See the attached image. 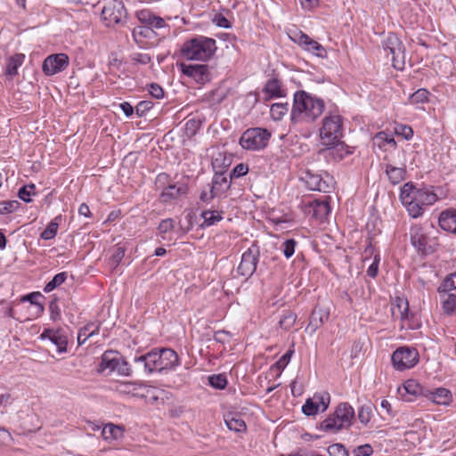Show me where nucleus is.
Here are the masks:
<instances>
[{
  "mask_svg": "<svg viewBox=\"0 0 456 456\" xmlns=\"http://www.w3.org/2000/svg\"><path fill=\"white\" fill-rule=\"evenodd\" d=\"M400 200L412 218H418L424 213L427 206L433 205L437 200L432 187H416L412 183H406L400 193Z\"/></svg>",
  "mask_w": 456,
  "mask_h": 456,
  "instance_id": "nucleus-1",
  "label": "nucleus"
},
{
  "mask_svg": "<svg viewBox=\"0 0 456 456\" xmlns=\"http://www.w3.org/2000/svg\"><path fill=\"white\" fill-rule=\"evenodd\" d=\"M178 355L170 348L153 349L151 352L134 358L136 369L140 371L151 373L171 369L178 365Z\"/></svg>",
  "mask_w": 456,
  "mask_h": 456,
  "instance_id": "nucleus-2",
  "label": "nucleus"
},
{
  "mask_svg": "<svg viewBox=\"0 0 456 456\" xmlns=\"http://www.w3.org/2000/svg\"><path fill=\"white\" fill-rule=\"evenodd\" d=\"M324 107L322 99L313 96L305 91H298L294 94L291 118L307 122L314 121L322 114Z\"/></svg>",
  "mask_w": 456,
  "mask_h": 456,
  "instance_id": "nucleus-3",
  "label": "nucleus"
},
{
  "mask_svg": "<svg viewBox=\"0 0 456 456\" xmlns=\"http://www.w3.org/2000/svg\"><path fill=\"white\" fill-rule=\"evenodd\" d=\"M216 49L215 39L196 36L183 44L180 53L188 61H208L215 55Z\"/></svg>",
  "mask_w": 456,
  "mask_h": 456,
  "instance_id": "nucleus-4",
  "label": "nucleus"
},
{
  "mask_svg": "<svg viewBox=\"0 0 456 456\" xmlns=\"http://www.w3.org/2000/svg\"><path fill=\"white\" fill-rule=\"evenodd\" d=\"M322 144L329 149L335 148L342 142V118L339 114L327 115L320 129Z\"/></svg>",
  "mask_w": 456,
  "mask_h": 456,
  "instance_id": "nucleus-5",
  "label": "nucleus"
},
{
  "mask_svg": "<svg viewBox=\"0 0 456 456\" xmlns=\"http://www.w3.org/2000/svg\"><path fill=\"white\" fill-rule=\"evenodd\" d=\"M386 56L390 57L393 68L403 70L405 66V47L395 33H389L382 43Z\"/></svg>",
  "mask_w": 456,
  "mask_h": 456,
  "instance_id": "nucleus-6",
  "label": "nucleus"
},
{
  "mask_svg": "<svg viewBox=\"0 0 456 456\" xmlns=\"http://www.w3.org/2000/svg\"><path fill=\"white\" fill-rule=\"evenodd\" d=\"M271 138V133L262 127L247 129L240 138V145L248 151H259L265 149Z\"/></svg>",
  "mask_w": 456,
  "mask_h": 456,
  "instance_id": "nucleus-7",
  "label": "nucleus"
},
{
  "mask_svg": "<svg viewBox=\"0 0 456 456\" xmlns=\"http://www.w3.org/2000/svg\"><path fill=\"white\" fill-rule=\"evenodd\" d=\"M102 17L108 27L123 25L126 21L127 12L122 1L110 0L104 5Z\"/></svg>",
  "mask_w": 456,
  "mask_h": 456,
  "instance_id": "nucleus-8",
  "label": "nucleus"
},
{
  "mask_svg": "<svg viewBox=\"0 0 456 456\" xmlns=\"http://www.w3.org/2000/svg\"><path fill=\"white\" fill-rule=\"evenodd\" d=\"M394 368L403 371L411 369L419 362V353L415 348L401 346L391 356Z\"/></svg>",
  "mask_w": 456,
  "mask_h": 456,
  "instance_id": "nucleus-9",
  "label": "nucleus"
},
{
  "mask_svg": "<svg viewBox=\"0 0 456 456\" xmlns=\"http://www.w3.org/2000/svg\"><path fill=\"white\" fill-rule=\"evenodd\" d=\"M259 248L256 245H252L248 248L241 256V261L237 268V272L243 277H250L256 269V265L259 260Z\"/></svg>",
  "mask_w": 456,
  "mask_h": 456,
  "instance_id": "nucleus-10",
  "label": "nucleus"
},
{
  "mask_svg": "<svg viewBox=\"0 0 456 456\" xmlns=\"http://www.w3.org/2000/svg\"><path fill=\"white\" fill-rule=\"evenodd\" d=\"M181 72L198 84L204 85L210 80L209 67L207 64H180Z\"/></svg>",
  "mask_w": 456,
  "mask_h": 456,
  "instance_id": "nucleus-11",
  "label": "nucleus"
},
{
  "mask_svg": "<svg viewBox=\"0 0 456 456\" xmlns=\"http://www.w3.org/2000/svg\"><path fill=\"white\" fill-rule=\"evenodd\" d=\"M69 63V60L65 53H55L46 57L43 62V71L46 76H53L63 71Z\"/></svg>",
  "mask_w": 456,
  "mask_h": 456,
  "instance_id": "nucleus-12",
  "label": "nucleus"
},
{
  "mask_svg": "<svg viewBox=\"0 0 456 456\" xmlns=\"http://www.w3.org/2000/svg\"><path fill=\"white\" fill-rule=\"evenodd\" d=\"M398 393L403 401L412 402L420 395L425 396L427 390L417 380L408 379L403 383V387L398 388Z\"/></svg>",
  "mask_w": 456,
  "mask_h": 456,
  "instance_id": "nucleus-13",
  "label": "nucleus"
},
{
  "mask_svg": "<svg viewBox=\"0 0 456 456\" xmlns=\"http://www.w3.org/2000/svg\"><path fill=\"white\" fill-rule=\"evenodd\" d=\"M410 238L412 246L421 254L427 255L433 251L431 247L428 246V238L420 225H414L411 228Z\"/></svg>",
  "mask_w": 456,
  "mask_h": 456,
  "instance_id": "nucleus-14",
  "label": "nucleus"
},
{
  "mask_svg": "<svg viewBox=\"0 0 456 456\" xmlns=\"http://www.w3.org/2000/svg\"><path fill=\"white\" fill-rule=\"evenodd\" d=\"M297 42L304 50L317 57L325 58L327 56L326 49L320 43L303 32H299Z\"/></svg>",
  "mask_w": 456,
  "mask_h": 456,
  "instance_id": "nucleus-15",
  "label": "nucleus"
},
{
  "mask_svg": "<svg viewBox=\"0 0 456 456\" xmlns=\"http://www.w3.org/2000/svg\"><path fill=\"white\" fill-rule=\"evenodd\" d=\"M330 313L327 309L315 307L310 315L309 323L305 329L306 332L314 334L320 327L328 321Z\"/></svg>",
  "mask_w": 456,
  "mask_h": 456,
  "instance_id": "nucleus-16",
  "label": "nucleus"
},
{
  "mask_svg": "<svg viewBox=\"0 0 456 456\" xmlns=\"http://www.w3.org/2000/svg\"><path fill=\"white\" fill-rule=\"evenodd\" d=\"M188 191V187L184 183H174L165 187L159 195V200L162 203L169 202L173 200L178 199L182 195H185Z\"/></svg>",
  "mask_w": 456,
  "mask_h": 456,
  "instance_id": "nucleus-17",
  "label": "nucleus"
},
{
  "mask_svg": "<svg viewBox=\"0 0 456 456\" xmlns=\"http://www.w3.org/2000/svg\"><path fill=\"white\" fill-rule=\"evenodd\" d=\"M438 224L444 231L456 234V209L442 211L438 217Z\"/></svg>",
  "mask_w": 456,
  "mask_h": 456,
  "instance_id": "nucleus-18",
  "label": "nucleus"
},
{
  "mask_svg": "<svg viewBox=\"0 0 456 456\" xmlns=\"http://www.w3.org/2000/svg\"><path fill=\"white\" fill-rule=\"evenodd\" d=\"M118 352L112 350L105 351L101 357V362L97 369L98 372L102 373L106 370H108L109 372L115 371V367H117V363H118Z\"/></svg>",
  "mask_w": 456,
  "mask_h": 456,
  "instance_id": "nucleus-19",
  "label": "nucleus"
},
{
  "mask_svg": "<svg viewBox=\"0 0 456 456\" xmlns=\"http://www.w3.org/2000/svg\"><path fill=\"white\" fill-rule=\"evenodd\" d=\"M328 408V403H325L323 396H314L305 401L302 406V411L306 416L315 415L319 411H324Z\"/></svg>",
  "mask_w": 456,
  "mask_h": 456,
  "instance_id": "nucleus-20",
  "label": "nucleus"
},
{
  "mask_svg": "<svg viewBox=\"0 0 456 456\" xmlns=\"http://www.w3.org/2000/svg\"><path fill=\"white\" fill-rule=\"evenodd\" d=\"M303 179L305 180L307 188L311 191L327 192L329 190V184L323 181L322 176L318 174L307 171L305 172V175Z\"/></svg>",
  "mask_w": 456,
  "mask_h": 456,
  "instance_id": "nucleus-21",
  "label": "nucleus"
},
{
  "mask_svg": "<svg viewBox=\"0 0 456 456\" xmlns=\"http://www.w3.org/2000/svg\"><path fill=\"white\" fill-rule=\"evenodd\" d=\"M43 336H47L49 339L57 346L60 353L67 351L68 336L62 330H46Z\"/></svg>",
  "mask_w": 456,
  "mask_h": 456,
  "instance_id": "nucleus-22",
  "label": "nucleus"
},
{
  "mask_svg": "<svg viewBox=\"0 0 456 456\" xmlns=\"http://www.w3.org/2000/svg\"><path fill=\"white\" fill-rule=\"evenodd\" d=\"M136 16L140 22L155 28H161L166 25L165 20L159 16L154 15L148 10L137 12Z\"/></svg>",
  "mask_w": 456,
  "mask_h": 456,
  "instance_id": "nucleus-23",
  "label": "nucleus"
},
{
  "mask_svg": "<svg viewBox=\"0 0 456 456\" xmlns=\"http://www.w3.org/2000/svg\"><path fill=\"white\" fill-rule=\"evenodd\" d=\"M425 396L436 404L447 405L452 401V393L450 390L444 387L436 388L434 391L427 390Z\"/></svg>",
  "mask_w": 456,
  "mask_h": 456,
  "instance_id": "nucleus-24",
  "label": "nucleus"
},
{
  "mask_svg": "<svg viewBox=\"0 0 456 456\" xmlns=\"http://www.w3.org/2000/svg\"><path fill=\"white\" fill-rule=\"evenodd\" d=\"M24 60L25 55L23 53H15L7 59L5 75L10 79L18 75V69L24 62Z\"/></svg>",
  "mask_w": 456,
  "mask_h": 456,
  "instance_id": "nucleus-25",
  "label": "nucleus"
},
{
  "mask_svg": "<svg viewBox=\"0 0 456 456\" xmlns=\"http://www.w3.org/2000/svg\"><path fill=\"white\" fill-rule=\"evenodd\" d=\"M341 411L338 407L335 411L334 415L329 416L321 423V428L326 432H337L342 428V415L339 414Z\"/></svg>",
  "mask_w": 456,
  "mask_h": 456,
  "instance_id": "nucleus-26",
  "label": "nucleus"
},
{
  "mask_svg": "<svg viewBox=\"0 0 456 456\" xmlns=\"http://www.w3.org/2000/svg\"><path fill=\"white\" fill-rule=\"evenodd\" d=\"M391 313L394 319L405 321L409 317V303L406 299L397 297L392 305Z\"/></svg>",
  "mask_w": 456,
  "mask_h": 456,
  "instance_id": "nucleus-27",
  "label": "nucleus"
},
{
  "mask_svg": "<svg viewBox=\"0 0 456 456\" xmlns=\"http://www.w3.org/2000/svg\"><path fill=\"white\" fill-rule=\"evenodd\" d=\"M309 214L316 219H323L330 213V206L326 201H314L309 206Z\"/></svg>",
  "mask_w": 456,
  "mask_h": 456,
  "instance_id": "nucleus-28",
  "label": "nucleus"
},
{
  "mask_svg": "<svg viewBox=\"0 0 456 456\" xmlns=\"http://www.w3.org/2000/svg\"><path fill=\"white\" fill-rule=\"evenodd\" d=\"M124 429L118 425L112 423L106 424L102 431V436L106 441L119 439L123 436Z\"/></svg>",
  "mask_w": 456,
  "mask_h": 456,
  "instance_id": "nucleus-29",
  "label": "nucleus"
},
{
  "mask_svg": "<svg viewBox=\"0 0 456 456\" xmlns=\"http://www.w3.org/2000/svg\"><path fill=\"white\" fill-rule=\"evenodd\" d=\"M264 92L268 95V98L283 96L281 82L275 77L269 79L265 86Z\"/></svg>",
  "mask_w": 456,
  "mask_h": 456,
  "instance_id": "nucleus-30",
  "label": "nucleus"
},
{
  "mask_svg": "<svg viewBox=\"0 0 456 456\" xmlns=\"http://www.w3.org/2000/svg\"><path fill=\"white\" fill-rule=\"evenodd\" d=\"M386 174L391 183L397 184L404 179L406 170L404 167H396L387 164L386 166Z\"/></svg>",
  "mask_w": 456,
  "mask_h": 456,
  "instance_id": "nucleus-31",
  "label": "nucleus"
},
{
  "mask_svg": "<svg viewBox=\"0 0 456 456\" xmlns=\"http://www.w3.org/2000/svg\"><path fill=\"white\" fill-rule=\"evenodd\" d=\"M443 310L447 314H453L456 313V295L453 293L440 294Z\"/></svg>",
  "mask_w": 456,
  "mask_h": 456,
  "instance_id": "nucleus-32",
  "label": "nucleus"
},
{
  "mask_svg": "<svg viewBox=\"0 0 456 456\" xmlns=\"http://www.w3.org/2000/svg\"><path fill=\"white\" fill-rule=\"evenodd\" d=\"M225 424L230 430L235 432H244L247 428L245 421L240 418L232 415H228L224 419Z\"/></svg>",
  "mask_w": 456,
  "mask_h": 456,
  "instance_id": "nucleus-33",
  "label": "nucleus"
},
{
  "mask_svg": "<svg viewBox=\"0 0 456 456\" xmlns=\"http://www.w3.org/2000/svg\"><path fill=\"white\" fill-rule=\"evenodd\" d=\"M61 220V216H56L53 220H52L46 226V228L42 232L40 237L45 240H48L53 239L58 231L59 223Z\"/></svg>",
  "mask_w": 456,
  "mask_h": 456,
  "instance_id": "nucleus-34",
  "label": "nucleus"
},
{
  "mask_svg": "<svg viewBox=\"0 0 456 456\" xmlns=\"http://www.w3.org/2000/svg\"><path fill=\"white\" fill-rule=\"evenodd\" d=\"M200 216L204 220L202 227L213 225L223 219L222 213L217 210H205Z\"/></svg>",
  "mask_w": 456,
  "mask_h": 456,
  "instance_id": "nucleus-35",
  "label": "nucleus"
},
{
  "mask_svg": "<svg viewBox=\"0 0 456 456\" xmlns=\"http://www.w3.org/2000/svg\"><path fill=\"white\" fill-rule=\"evenodd\" d=\"M229 187L230 183L226 176H224L223 174H216L214 175L211 185V193L215 194V191L218 193L219 191H225Z\"/></svg>",
  "mask_w": 456,
  "mask_h": 456,
  "instance_id": "nucleus-36",
  "label": "nucleus"
},
{
  "mask_svg": "<svg viewBox=\"0 0 456 456\" xmlns=\"http://www.w3.org/2000/svg\"><path fill=\"white\" fill-rule=\"evenodd\" d=\"M289 103L277 102L271 106L270 113L273 120H281L284 115L289 111Z\"/></svg>",
  "mask_w": 456,
  "mask_h": 456,
  "instance_id": "nucleus-37",
  "label": "nucleus"
},
{
  "mask_svg": "<svg viewBox=\"0 0 456 456\" xmlns=\"http://www.w3.org/2000/svg\"><path fill=\"white\" fill-rule=\"evenodd\" d=\"M296 321L297 314L290 310H287L280 319L279 326L285 330H289L294 326Z\"/></svg>",
  "mask_w": 456,
  "mask_h": 456,
  "instance_id": "nucleus-38",
  "label": "nucleus"
},
{
  "mask_svg": "<svg viewBox=\"0 0 456 456\" xmlns=\"http://www.w3.org/2000/svg\"><path fill=\"white\" fill-rule=\"evenodd\" d=\"M453 289H456V272L446 276L438 287L437 291L439 294H443L449 293Z\"/></svg>",
  "mask_w": 456,
  "mask_h": 456,
  "instance_id": "nucleus-39",
  "label": "nucleus"
},
{
  "mask_svg": "<svg viewBox=\"0 0 456 456\" xmlns=\"http://www.w3.org/2000/svg\"><path fill=\"white\" fill-rule=\"evenodd\" d=\"M94 327V323L87 324L81 328L79 330L78 335H77V343L78 345L84 344L86 339L92 336H94L95 333L98 332L99 327L96 326L94 330L92 328Z\"/></svg>",
  "mask_w": 456,
  "mask_h": 456,
  "instance_id": "nucleus-40",
  "label": "nucleus"
},
{
  "mask_svg": "<svg viewBox=\"0 0 456 456\" xmlns=\"http://www.w3.org/2000/svg\"><path fill=\"white\" fill-rule=\"evenodd\" d=\"M67 273L62 272L59 273L50 281L48 283H46L44 291L48 293L56 289L57 287L61 286L67 279Z\"/></svg>",
  "mask_w": 456,
  "mask_h": 456,
  "instance_id": "nucleus-41",
  "label": "nucleus"
},
{
  "mask_svg": "<svg viewBox=\"0 0 456 456\" xmlns=\"http://www.w3.org/2000/svg\"><path fill=\"white\" fill-rule=\"evenodd\" d=\"M36 186L34 183H29L19 189L18 196L24 202L29 203L32 201L31 196L36 194Z\"/></svg>",
  "mask_w": 456,
  "mask_h": 456,
  "instance_id": "nucleus-42",
  "label": "nucleus"
},
{
  "mask_svg": "<svg viewBox=\"0 0 456 456\" xmlns=\"http://www.w3.org/2000/svg\"><path fill=\"white\" fill-rule=\"evenodd\" d=\"M375 140L378 142L379 148L385 146L386 144H388L393 148L396 147V142L393 135L388 134L384 131L378 133L375 135Z\"/></svg>",
  "mask_w": 456,
  "mask_h": 456,
  "instance_id": "nucleus-43",
  "label": "nucleus"
},
{
  "mask_svg": "<svg viewBox=\"0 0 456 456\" xmlns=\"http://www.w3.org/2000/svg\"><path fill=\"white\" fill-rule=\"evenodd\" d=\"M294 354V349L290 348L287 351L285 354H283L272 367L271 369H276L279 371V374L284 370V368L289 364L292 354Z\"/></svg>",
  "mask_w": 456,
  "mask_h": 456,
  "instance_id": "nucleus-44",
  "label": "nucleus"
},
{
  "mask_svg": "<svg viewBox=\"0 0 456 456\" xmlns=\"http://www.w3.org/2000/svg\"><path fill=\"white\" fill-rule=\"evenodd\" d=\"M208 383L216 389H224L227 386L225 374H214L208 377Z\"/></svg>",
  "mask_w": 456,
  "mask_h": 456,
  "instance_id": "nucleus-45",
  "label": "nucleus"
},
{
  "mask_svg": "<svg viewBox=\"0 0 456 456\" xmlns=\"http://www.w3.org/2000/svg\"><path fill=\"white\" fill-rule=\"evenodd\" d=\"M126 247L117 244L113 248V253L110 257V264L116 267L121 262L126 253Z\"/></svg>",
  "mask_w": 456,
  "mask_h": 456,
  "instance_id": "nucleus-46",
  "label": "nucleus"
},
{
  "mask_svg": "<svg viewBox=\"0 0 456 456\" xmlns=\"http://www.w3.org/2000/svg\"><path fill=\"white\" fill-rule=\"evenodd\" d=\"M355 419V414L353 407L346 403H344V429L350 428Z\"/></svg>",
  "mask_w": 456,
  "mask_h": 456,
  "instance_id": "nucleus-47",
  "label": "nucleus"
},
{
  "mask_svg": "<svg viewBox=\"0 0 456 456\" xmlns=\"http://www.w3.org/2000/svg\"><path fill=\"white\" fill-rule=\"evenodd\" d=\"M20 206L18 200H9L0 202V215H6L15 212Z\"/></svg>",
  "mask_w": 456,
  "mask_h": 456,
  "instance_id": "nucleus-48",
  "label": "nucleus"
},
{
  "mask_svg": "<svg viewBox=\"0 0 456 456\" xmlns=\"http://www.w3.org/2000/svg\"><path fill=\"white\" fill-rule=\"evenodd\" d=\"M296 245H297V241L294 239L286 240L282 243V245H281L282 252L286 258H289L293 256V254L295 252Z\"/></svg>",
  "mask_w": 456,
  "mask_h": 456,
  "instance_id": "nucleus-49",
  "label": "nucleus"
},
{
  "mask_svg": "<svg viewBox=\"0 0 456 456\" xmlns=\"http://www.w3.org/2000/svg\"><path fill=\"white\" fill-rule=\"evenodd\" d=\"M115 371L123 376H129L131 374L129 363L123 358L120 354L118 363H117V367H115Z\"/></svg>",
  "mask_w": 456,
  "mask_h": 456,
  "instance_id": "nucleus-50",
  "label": "nucleus"
},
{
  "mask_svg": "<svg viewBox=\"0 0 456 456\" xmlns=\"http://www.w3.org/2000/svg\"><path fill=\"white\" fill-rule=\"evenodd\" d=\"M115 371L123 376H129L131 374L129 363L123 358L120 354L118 363H117V367H115Z\"/></svg>",
  "mask_w": 456,
  "mask_h": 456,
  "instance_id": "nucleus-51",
  "label": "nucleus"
},
{
  "mask_svg": "<svg viewBox=\"0 0 456 456\" xmlns=\"http://www.w3.org/2000/svg\"><path fill=\"white\" fill-rule=\"evenodd\" d=\"M130 59L135 64L146 65L151 61L150 54L143 53H134L130 55Z\"/></svg>",
  "mask_w": 456,
  "mask_h": 456,
  "instance_id": "nucleus-52",
  "label": "nucleus"
},
{
  "mask_svg": "<svg viewBox=\"0 0 456 456\" xmlns=\"http://www.w3.org/2000/svg\"><path fill=\"white\" fill-rule=\"evenodd\" d=\"M353 453L354 456H370L373 453V449L370 444H365L354 448Z\"/></svg>",
  "mask_w": 456,
  "mask_h": 456,
  "instance_id": "nucleus-53",
  "label": "nucleus"
},
{
  "mask_svg": "<svg viewBox=\"0 0 456 456\" xmlns=\"http://www.w3.org/2000/svg\"><path fill=\"white\" fill-rule=\"evenodd\" d=\"M153 107L151 101H141L135 107L136 114L139 117H142Z\"/></svg>",
  "mask_w": 456,
  "mask_h": 456,
  "instance_id": "nucleus-54",
  "label": "nucleus"
},
{
  "mask_svg": "<svg viewBox=\"0 0 456 456\" xmlns=\"http://www.w3.org/2000/svg\"><path fill=\"white\" fill-rule=\"evenodd\" d=\"M175 227V221L172 218H167L162 220L159 226L158 230L160 233H167V232H170Z\"/></svg>",
  "mask_w": 456,
  "mask_h": 456,
  "instance_id": "nucleus-55",
  "label": "nucleus"
},
{
  "mask_svg": "<svg viewBox=\"0 0 456 456\" xmlns=\"http://www.w3.org/2000/svg\"><path fill=\"white\" fill-rule=\"evenodd\" d=\"M49 310L51 314V318L53 321L61 319V309L59 307L58 299L53 298L49 305Z\"/></svg>",
  "mask_w": 456,
  "mask_h": 456,
  "instance_id": "nucleus-56",
  "label": "nucleus"
},
{
  "mask_svg": "<svg viewBox=\"0 0 456 456\" xmlns=\"http://www.w3.org/2000/svg\"><path fill=\"white\" fill-rule=\"evenodd\" d=\"M149 93L156 99H161L164 96L163 88L157 83H151L149 85Z\"/></svg>",
  "mask_w": 456,
  "mask_h": 456,
  "instance_id": "nucleus-57",
  "label": "nucleus"
},
{
  "mask_svg": "<svg viewBox=\"0 0 456 456\" xmlns=\"http://www.w3.org/2000/svg\"><path fill=\"white\" fill-rule=\"evenodd\" d=\"M248 171V165L244 163H240L237 166L234 167V168L232 171L231 178L235 177L239 178L243 175H245Z\"/></svg>",
  "mask_w": 456,
  "mask_h": 456,
  "instance_id": "nucleus-58",
  "label": "nucleus"
},
{
  "mask_svg": "<svg viewBox=\"0 0 456 456\" xmlns=\"http://www.w3.org/2000/svg\"><path fill=\"white\" fill-rule=\"evenodd\" d=\"M40 296H41L40 293H30V294L24 296L21 298V300L22 301H29L30 304L35 305L37 307L39 312H43L44 311L43 305L37 302V297Z\"/></svg>",
  "mask_w": 456,
  "mask_h": 456,
  "instance_id": "nucleus-59",
  "label": "nucleus"
},
{
  "mask_svg": "<svg viewBox=\"0 0 456 456\" xmlns=\"http://www.w3.org/2000/svg\"><path fill=\"white\" fill-rule=\"evenodd\" d=\"M370 410L369 407H362L358 411V419L363 425H367L370 420Z\"/></svg>",
  "mask_w": 456,
  "mask_h": 456,
  "instance_id": "nucleus-60",
  "label": "nucleus"
},
{
  "mask_svg": "<svg viewBox=\"0 0 456 456\" xmlns=\"http://www.w3.org/2000/svg\"><path fill=\"white\" fill-rule=\"evenodd\" d=\"M428 91L426 89H419L411 95V100L416 102H423L428 101Z\"/></svg>",
  "mask_w": 456,
  "mask_h": 456,
  "instance_id": "nucleus-61",
  "label": "nucleus"
},
{
  "mask_svg": "<svg viewBox=\"0 0 456 456\" xmlns=\"http://www.w3.org/2000/svg\"><path fill=\"white\" fill-rule=\"evenodd\" d=\"M395 133L401 134L404 139L410 140L413 136V130L409 126H400Z\"/></svg>",
  "mask_w": 456,
  "mask_h": 456,
  "instance_id": "nucleus-62",
  "label": "nucleus"
},
{
  "mask_svg": "<svg viewBox=\"0 0 456 456\" xmlns=\"http://www.w3.org/2000/svg\"><path fill=\"white\" fill-rule=\"evenodd\" d=\"M231 334L229 331H226V330H218V331H216L215 334H214V339L218 342V343H221V344H225L226 342L229 341V338H230Z\"/></svg>",
  "mask_w": 456,
  "mask_h": 456,
  "instance_id": "nucleus-63",
  "label": "nucleus"
},
{
  "mask_svg": "<svg viewBox=\"0 0 456 456\" xmlns=\"http://www.w3.org/2000/svg\"><path fill=\"white\" fill-rule=\"evenodd\" d=\"M379 257L378 256H375L374 261L371 263V265L369 266L367 270V274L371 277L375 278L379 272Z\"/></svg>",
  "mask_w": 456,
  "mask_h": 456,
  "instance_id": "nucleus-64",
  "label": "nucleus"
}]
</instances>
